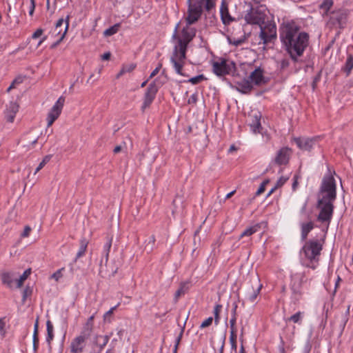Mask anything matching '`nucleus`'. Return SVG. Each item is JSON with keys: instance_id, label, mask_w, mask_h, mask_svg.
<instances>
[{"instance_id": "52", "label": "nucleus", "mask_w": 353, "mask_h": 353, "mask_svg": "<svg viewBox=\"0 0 353 353\" xmlns=\"http://www.w3.org/2000/svg\"><path fill=\"white\" fill-rule=\"evenodd\" d=\"M161 68H162V63H159L158 64V65L156 67V68L151 72L149 78L152 79V77L156 76L159 73V72Z\"/></svg>"}, {"instance_id": "56", "label": "nucleus", "mask_w": 353, "mask_h": 353, "mask_svg": "<svg viewBox=\"0 0 353 353\" xmlns=\"http://www.w3.org/2000/svg\"><path fill=\"white\" fill-rule=\"evenodd\" d=\"M119 305V303H118L117 305L111 307L105 314L104 318L105 319L108 316H110L113 314L114 311L116 310V308Z\"/></svg>"}, {"instance_id": "27", "label": "nucleus", "mask_w": 353, "mask_h": 353, "mask_svg": "<svg viewBox=\"0 0 353 353\" xmlns=\"http://www.w3.org/2000/svg\"><path fill=\"white\" fill-rule=\"evenodd\" d=\"M261 288H262V285L261 284H259L256 289L255 290H253V292H250V290H248L247 292V294H246V296H247V298L251 302V303H254L258 295L260 293V291L261 290Z\"/></svg>"}, {"instance_id": "39", "label": "nucleus", "mask_w": 353, "mask_h": 353, "mask_svg": "<svg viewBox=\"0 0 353 353\" xmlns=\"http://www.w3.org/2000/svg\"><path fill=\"white\" fill-rule=\"evenodd\" d=\"M303 313L301 312H298L296 314L291 316L290 318L287 319V321H292L295 323H299L302 317Z\"/></svg>"}, {"instance_id": "59", "label": "nucleus", "mask_w": 353, "mask_h": 353, "mask_svg": "<svg viewBox=\"0 0 353 353\" xmlns=\"http://www.w3.org/2000/svg\"><path fill=\"white\" fill-rule=\"evenodd\" d=\"M292 290H293V293L294 294V298L296 300L299 299V298L301 297V294H302L301 292L299 290H294L293 287H292Z\"/></svg>"}, {"instance_id": "41", "label": "nucleus", "mask_w": 353, "mask_h": 353, "mask_svg": "<svg viewBox=\"0 0 353 353\" xmlns=\"http://www.w3.org/2000/svg\"><path fill=\"white\" fill-rule=\"evenodd\" d=\"M204 6L207 11H210L215 6V0H205Z\"/></svg>"}, {"instance_id": "13", "label": "nucleus", "mask_w": 353, "mask_h": 353, "mask_svg": "<svg viewBox=\"0 0 353 353\" xmlns=\"http://www.w3.org/2000/svg\"><path fill=\"white\" fill-rule=\"evenodd\" d=\"M292 151L288 147L281 148L275 157L274 161L279 165H287L290 161Z\"/></svg>"}, {"instance_id": "7", "label": "nucleus", "mask_w": 353, "mask_h": 353, "mask_svg": "<svg viewBox=\"0 0 353 353\" xmlns=\"http://www.w3.org/2000/svg\"><path fill=\"white\" fill-rule=\"evenodd\" d=\"M349 11L345 8L333 10L329 14L327 25L331 28H343L345 25Z\"/></svg>"}, {"instance_id": "44", "label": "nucleus", "mask_w": 353, "mask_h": 353, "mask_svg": "<svg viewBox=\"0 0 353 353\" xmlns=\"http://www.w3.org/2000/svg\"><path fill=\"white\" fill-rule=\"evenodd\" d=\"M155 236L154 235H152L150 237V239L146 245V248H149V250L150 251H152L154 249V243H155Z\"/></svg>"}, {"instance_id": "23", "label": "nucleus", "mask_w": 353, "mask_h": 353, "mask_svg": "<svg viewBox=\"0 0 353 353\" xmlns=\"http://www.w3.org/2000/svg\"><path fill=\"white\" fill-rule=\"evenodd\" d=\"M65 30V18H61L59 19L56 24L55 27L53 31V34L58 37H61V33L64 32V30Z\"/></svg>"}, {"instance_id": "21", "label": "nucleus", "mask_w": 353, "mask_h": 353, "mask_svg": "<svg viewBox=\"0 0 353 353\" xmlns=\"http://www.w3.org/2000/svg\"><path fill=\"white\" fill-rule=\"evenodd\" d=\"M220 14L222 22L225 25H228L234 20L230 14L228 5L224 1L221 6Z\"/></svg>"}, {"instance_id": "43", "label": "nucleus", "mask_w": 353, "mask_h": 353, "mask_svg": "<svg viewBox=\"0 0 353 353\" xmlns=\"http://www.w3.org/2000/svg\"><path fill=\"white\" fill-rule=\"evenodd\" d=\"M32 294V290L29 286H26V288L23 291V296L22 301L25 302L28 296H30Z\"/></svg>"}, {"instance_id": "4", "label": "nucleus", "mask_w": 353, "mask_h": 353, "mask_svg": "<svg viewBox=\"0 0 353 353\" xmlns=\"http://www.w3.org/2000/svg\"><path fill=\"white\" fill-rule=\"evenodd\" d=\"M268 9L265 5L251 6L245 14L243 19L247 24L257 25L259 27L265 24Z\"/></svg>"}, {"instance_id": "22", "label": "nucleus", "mask_w": 353, "mask_h": 353, "mask_svg": "<svg viewBox=\"0 0 353 353\" xmlns=\"http://www.w3.org/2000/svg\"><path fill=\"white\" fill-rule=\"evenodd\" d=\"M252 117V122L250 123V128L254 133H260L261 130V114L256 113Z\"/></svg>"}, {"instance_id": "20", "label": "nucleus", "mask_w": 353, "mask_h": 353, "mask_svg": "<svg viewBox=\"0 0 353 353\" xmlns=\"http://www.w3.org/2000/svg\"><path fill=\"white\" fill-rule=\"evenodd\" d=\"M236 88L239 92L243 94H248L253 89V85L248 79H243V80L236 82Z\"/></svg>"}, {"instance_id": "11", "label": "nucleus", "mask_w": 353, "mask_h": 353, "mask_svg": "<svg viewBox=\"0 0 353 353\" xmlns=\"http://www.w3.org/2000/svg\"><path fill=\"white\" fill-rule=\"evenodd\" d=\"M158 90L159 88L157 85L155 81L152 82L147 88L144 94L143 102L141 106V110L143 111L150 107V105L152 104V101L155 99Z\"/></svg>"}, {"instance_id": "61", "label": "nucleus", "mask_w": 353, "mask_h": 353, "mask_svg": "<svg viewBox=\"0 0 353 353\" xmlns=\"http://www.w3.org/2000/svg\"><path fill=\"white\" fill-rule=\"evenodd\" d=\"M298 179H299V176L298 175H294V182L292 183V189L294 190L298 185Z\"/></svg>"}, {"instance_id": "50", "label": "nucleus", "mask_w": 353, "mask_h": 353, "mask_svg": "<svg viewBox=\"0 0 353 353\" xmlns=\"http://www.w3.org/2000/svg\"><path fill=\"white\" fill-rule=\"evenodd\" d=\"M213 319L212 317H208L207 319H205L201 325V328H204L206 327L210 326L212 323Z\"/></svg>"}, {"instance_id": "49", "label": "nucleus", "mask_w": 353, "mask_h": 353, "mask_svg": "<svg viewBox=\"0 0 353 353\" xmlns=\"http://www.w3.org/2000/svg\"><path fill=\"white\" fill-rule=\"evenodd\" d=\"M39 345V336L38 334L33 333V349L34 352L37 351Z\"/></svg>"}, {"instance_id": "1", "label": "nucleus", "mask_w": 353, "mask_h": 353, "mask_svg": "<svg viewBox=\"0 0 353 353\" xmlns=\"http://www.w3.org/2000/svg\"><path fill=\"white\" fill-rule=\"evenodd\" d=\"M280 39L291 59L296 62L308 46L310 37L307 32L300 31V27L292 21L281 27Z\"/></svg>"}, {"instance_id": "58", "label": "nucleus", "mask_w": 353, "mask_h": 353, "mask_svg": "<svg viewBox=\"0 0 353 353\" xmlns=\"http://www.w3.org/2000/svg\"><path fill=\"white\" fill-rule=\"evenodd\" d=\"M290 65L289 61L287 59H283L281 62V68L282 69H285L288 68Z\"/></svg>"}, {"instance_id": "26", "label": "nucleus", "mask_w": 353, "mask_h": 353, "mask_svg": "<svg viewBox=\"0 0 353 353\" xmlns=\"http://www.w3.org/2000/svg\"><path fill=\"white\" fill-rule=\"evenodd\" d=\"M260 225L259 224H256L254 225L250 226L246 228L240 235L239 239H242L243 237H248L258 232L260 229Z\"/></svg>"}, {"instance_id": "29", "label": "nucleus", "mask_w": 353, "mask_h": 353, "mask_svg": "<svg viewBox=\"0 0 353 353\" xmlns=\"http://www.w3.org/2000/svg\"><path fill=\"white\" fill-rule=\"evenodd\" d=\"M46 329H47V336L46 341L48 344L51 343V341L54 339V327L52 322L50 320H48L46 322Z\"/></svg>"}, {"instance_id": "38", "label": "nucleus", "mask_w": 353, "mask_h": 353, "mask_svg": "<svg viewBox=\"0 0 353 353\" xmlns=\"http://www.w3.org/2000/svg\"><path fill=\"white\" fill-rule=\"evenodd\" d=\"M230 342L231 344V347L234 350H236V332H230Z\"/></svg>"}, {"instance_id": "32", "label": "nucleus", "mask_w": 353, "mask_h": 353, "mask_svg": "<svg viewBox=\"0 0 353 353\" xmlns=\"http://www.w3.org/2000/svg\"><path fill=\"white\" fill-rule=\"evenodd\" d=\"M352 68H353V56L350 54L348 56V57L346 60L345 66L343 68V70H344V72H346L347 76H348L350 74Z\"/></svg>"}, {"instance_id": "30", "label": "nucleus", "mask_w": 353, "mask_h": 353, "mask_svg": "<svg viewBox=\"0 0 353 353\" xmlns=\"http://www.w3.org/2000/svg\"><path fill=\"white\" fill-rule=\"evenodd\" d=\"M31 274V269L28 268L24 271V272L22 274V275L20 276L19 279H16V288H20L22 287L23 282L25 280L28 279V277Z\"/></svg>"}, {"instance_id": "16", "label": "nucleus", "mask_w": 353, "mask_h": 353, "mask_svg": "<svg viewBox=\"0 0 353 353\" xmlns=\"http://www.w3.org/2000/svg\"><path fill=\"white\" fill-rule=\"evenodd\" d=\"M298 148L301 150L310 151L314 144L315 139L306 137H298L294 139Z\"/></svg>"}, {"instance_id": "40", "label": "nucleus", "mask_w": 353, "mask_h": 353, "mask_svg": "<svg viewBox=\"0 0 353 353\" xmlns=\"http://www.w3.org/2000/svg\"><path fill=\"white\" fill-rule=\"evenodd\" d=\"M205 79H206V78L203 74H199L198 76L190 78L188 80V82H190L192 84H197Z\"/></svg>"}, {"instance_id": "8", "label": "nucleus", "mask_w": 353, "mask_h": 353, "mask_svg": "<svg viewBox=\"0 0 353 353\" xmlns=\"http://www.w3.org/2000/svg\"><path fill=\"white\" fill-rule=\"evenodd\" d=\"M333 202L334 201H325L320 206L317 205V207L320 208V212L317 216L319 221L330 224L334 212Z\"/></svg>"}, {"instance_id": "60", "label": "nucleus", "mask_w": 353, "mask_h": 353, "mask_svg": "<svg viewBox=\"0 0 353 353\" xmlns=\"http://www.w3.org/2000/svg\"><path fill=\"white\" fill-rule=\"evenodd\" d=\"M237 307H238L237 303H234L233 305H232V316H236V315H237V313H236Z\"/></svg>"}, {"instance_id": "5", "label": "nucleus", "mask_w": 353, "mask_h": 353, "mask_svg": "<svg viewBox=\"0 0 353 353\" xmlns=\"http://www.w3.org/2000/svg\"><path fill=\"white\" fill-rule=\"evenodd\" d=\"M323 245L317 240H310L305 242L301 252L303 253L305 257L312 263L314 261H319Z\"/></svg>"}, {"instance_id": "51", "label": "nucleus", "mask_w": 353, "mask_h": 353, "mask_svg": "<svg viewBox=\"0 0 353 353\" xmlns=\"http://www.w3.org/2000/svg\"><path fill=\"white\" fill-rule=\"evenodd\" d=\"M30 231H31V228L29 225L25 226L23 232L21 234V236L23 238L29 236Z\"/></svg>"}, {"instance_id": "45", "label": "nucleus", "mask_w": 353, "mask_h": 353, "mask_svg": "<svg viewBox=\"0 0 353 353\" xmlns=\"http://www.w3.org/2000/svg\"><path fill=\"white\" fill-rule=\"evenodd\" d=\"M269 183V180H265L256 192V196L260 195L265 191V185Z\"/></svg>"}, {"instance_id": "2", "label": "nucleus", "mask_w": 353, "mask_h": 353, "mask_svg": "<svg viewBox=\"0 0 353 353\" xmlns=\"http://www.w3.org/2000/svg\"><path fill=\"white\" fill-rule=\"evenodd\" d=\"M196 35V29L186 25L181 31V35L177 37L178 44L175 46L171 62L177 74L183 75L182 68L185 63L187 47Z\"/></svg>"}, {"instance_id": "63", "label": "nucleus", "mask_w": 353, "mask_h": 353, "mask_svg": "<svg viewBox=\"0 0 353 353\" xmlns=\"http://www.w3.org/2000/svg\"><path fill=\"white\" fill-rule=\"evenodd\" d=\"M110 56H111L110 52H108L104 53V54L101 56V59H102L103 60H108V59H110Z\"/></svg>"}, {"instance_id": "46", "label": "nucleus", "mask_w": 353, "mask_h": 353, "mask_svg": "<svg viewBox=\"0 0 353 353\" xmlns=\"http://www.w3.org/2000/svg\"><path fill=\"white\" fill-rule=\"evenodd\" d=\"M236 316H232V318L230 321V332H236Z\"/></svg>"}, {"instance_id": "12", "label": "nucleus", "mask_w": 353, "mask_h": 353, "mask_svg": "<svg viewBox=\"0 0 353 353\" xmlns=\"http://www.w3.org/2000/svg\"><path fill=\"white\" fill-rule=\"evenodd\" d=\"M88 339L81 336L74 337L70 345V350L71 353H83L85 351Z\"/></svg>"}, {"instance_id": "62", "label": "nucleus", "mask_w": 353, "mask_h": 353, "mask_svg": "<svg viewBox=\"0 0 353 353\" xmlns=\"http://www.w3.org/2000/svg\"><path fill=\"white\" fill-rule=\"evenodd\" d=\"M181 294H183V288H179L175 293V299H178Z\"/></svg>"}, {"instance_id": "28", "label": "nucleus", "mask_w": 353, "mask_h": 353, "mask_svg": "<svg viewBox=\"0 0 353 353\" xmlns=\"http://www.w3.org/2000/svg\"><path fill=\"white\" fill-rule=\"evenodd\" d=\"M93 331V326L90 324H84L79 336L88 339Z\"/></svg>"}, {"instance_id": "35", "label": "nucleus", "mask_w": 353, "mask_h": 353, "mask_svg": "<svg viewBox=\"0 0 353 353\" xmlns=\"http://www.w3.org/2000/svg\"><path fill=\"white\" fill-rule=\"evenodd\" d=\"M333 5L332 0H324L320 5V8L323 10L326 14H327L329 10Z\"/></svg>"}, {"instance_id": "64", "label": "nucleus", "mask_w": 353, "mask_h": 353, "mask_svg": "<svg viewBox=\"0 0 353 353\" xmlns=\"http://www.w3.org/2000/svg\"><path fill=\"white\" fill-rule=\"evenodd\" d=\"M39 329V318L36 319L34 325V333L38 334Z\"/></svg>"}, {"instance_id": "47", "label": "nucleus", "mask_w": 353, "mask_h": 353, "mask_svg": "<svg viewBox=\"0 0 353 353\" xmlns=\"http://www.w3.org/2000/svg\"><path fill=\"white\" fill-rule=\"evenodd\" d=\"M288 180V177L281 176V177L278 179V181H277L276 184V185H275V186H276L277 188H281L282 185H283L285 183V182H286Z\"/></svg>"}, {"instance_id": "3", "label": "nucleus", "mask_w": 353, "mask_h": 353, "mask_svg": "<svg viewBox=\"0 0 353 353\" xmlns=\"http://www.w3.org/2000/svg\"><path fill=\"white\" fill-rule=\"evenodd\" d=\"M321 197L318 200L320 206L325 201H334L336 197V187L334 177L331 174L324 176L319 190Z\"/></svg>"}, {"instance_id": "48", "label": "nucleus", "mask_w": 353, "mask_h": 353, "mask_svg": "<svg viewBox=\"0 0 353 353\" xmlns=\"http://www.w3.org/2000/svg\"><path fill=\"white\" fill-rule=\"evenodd\" d=\"M64 270V268H61L56 271L51 276V278L54 279L55 281H58L60 278L62 277L61 271Z\"/></svg>"}, {"instance_id": "24", "label": "nucleus", "mask_w": 353, "mask_h": 353, "mask_svg": "<svg viewBox=\"0 0 353 353\" xmlns=\"http://www.w3.org/2000/svg\"><path fill=\"white\" fill-rule=\"evenodd\" d=\"M314 228V223L312 221L301 223V239L305 241L310 232Z\"/></svg>"}, {"instance_id": "17", "label": "nucleus", "mask_w": 353, "mask_h": 353, "mask_svg": "<svg viewBox=\"0 0 353 353\" xmlns=\"http://www.w3.org/2000/svg\"><path fill=\"white\" fill-rule=\"evenodd\" d=\"M19 105L16 102L11 101L7 106L5 111V117L8 122L12 123L14 120L15 115L19 111Z\"/></svg>"}, {"instance_id": "42", "label": "nucleus", "mask_w": 353, "mask_h": 353, "mask_svg": "<svg viewBox=\"0 0 353 353\" xmlns=\"http://www.w3.org/2000/svg\"><path fill=\"white\" fill-rule=\"evenodd\" d=\"M183 334V329H181L179 336L176 339L175 345H174V350H173V353H176L177 352L178 346H179V345L180 343V341L181 340Z\"/></svg>"}, {"instance_id": "55", "label": "nucleus", "mask_w": 353, "mask_h": 353, "mask_svg": "<svg viewBox=\"0 0 353 353\" xmlns=\"http://www.w3.org/2000/svg\"><path fill=\"white\" fill-rule=\"evenodd\" d=\"M43 30L41 28L37 29L32 34V39H37L39 37H41L43 34Z\"/></svg>"}, {"instance_id": "18", "label": "nucleus", "mask_w": 353, "mask_h": 353, "mask_svg": "<svg viewBox=\"0 0 353 353\" xmlns=\"http://www.w3.org/2000/svg\"><path fill=\"white\" fill-rule=\"evenodd\" d=\"M202 14V10L193 8L188 6V16L185 18L187 24L190 26L199 20Z\"/></svg>"}, {"instance_id": "53", "label": "nucleus", "mask_w": 353, "mask_h": 353, "mask_svg": "<svg viewBox=\"0 0 353 353\" xmlns=\"http://www.w3.org/2000/svg\"><path fill=\"white\" fill-rule=\"evenodd\" d=\"M101 337L103 339V342L99 344V348L102 350L108 344L109 341V336L105 335Z\"/></svg>"}, {"instance_id": "31", "label": "nucleus", "mask_w": 353, "mask_h": 353, "mask_svg": "<svg viewBox=\"0 0 353 353\" xmlns=\"http://www.w3.org/2000/svg\"><path fill=\"white\" fill-rule=\"evenodd\" d=\"M88 241L85 238L81 239L80 240V248L77 254L76 259L81 257L83 256L86 252L87 247H88Z\"/></svg>"}, {"instance_id": "19", "label": "nucleus", "mask_w": 353, "mask_h": 353, "mask_svg": "<svg viewBox=\"0 0 353 353\" xmlns=\"http://www.w3.org/2000/svg\"><path fill=\"white\" fill-rule=\"evenodd\" d=\"M15 274L13 272H2L0 274L1 282L3 285H6L8 288L12 289L14 282Z\"/></svg>"}, {"instance_id": "15", "label": "nucleus", "mask_w": 353, "mask_h": 353, "mask_svg": "<svg viewBox=\"0 0 353 353\" xmlns=\"http://www.w3.org/2000/svg\"><path fill=\"white\" fill-rule=\"evenodd\" d=\"M263 73V70L259 67L251 72L248 79L252 82V84L256 85L264 84L265 81Z\"/></svg>"}, {"instance_id": "36", "label": "nucleus", "mask_w": 353, "mask_h": 353, "mask_svg": "<svg viewBox=\"0 0 353 353\" xmlns=\"http://www.w3.org/2000/svg\"><path fill=\"white\" fill-rule=\"evenodd\" d=\"M221 308H222V305L220 304L216 305L214 308V322H215L216 325H217L219 322V319H220L219 313L221 310Z\"/></svg>"}, {"instance_id": "57", "label": "nucleus", "mask_w": 353, "mask_h": 353, "mask_svg": "<svg viewBox=\"0 0 353 353\" xmlns=\"http://www.w3.org/2000/svg\"><path fill=\"white\" fill-rule=\"evenodd\" d=\"M30 3H31V5H30V10H29V14L30 16H32L34 14V9H35L34 0H30Z\"/></svg>"}, {"instance_id": "37", "label": "nucleus", "mask_w": 353, "mask_h": 353, "mask_svg": "<svg viewBox=\"0 0 353 353\" xmlns=\"http://www.w3.org/2000/svg\"><path fill=\"white\" fill-rule=\"evenodd\" d=\"M50 159H51V155L46 156L43 159L42 161L39 164L38 167L37 168V169L34 172V174H36L40 170H41L45 166V165L50 161Z\"/></svg>"}, {"instance_id": "6", "label": "nucleus", "mask_w": 353, "mask_h": 353, "mask_svg": "<svg viewBox=\"0 0 353 353\" xmlns=\"http://www.w3.org/2000/svg\"><path fill=\"white\" fill-rule=\"evenodd\" d=\"M107 241L103 248V257L101 259L99 264V272L103 274L104 277H112L117 272L118 268L112 270L107 269V262L108 261L109 253L112 243V236H108L106 237Z\"/></svg>"}, {"instance_id": "10", "label": "nucleus", "mask_w": 353, "mask_h": 353, "mask_svg": "<svg viewBox=\"0 0 353 353\" xmlns=\"http://www.w3.org/2000/svg\"><path fill=\"white\" fill-rule=\"evenodd\" d=\"M259 37L263 44H268L276 37V27L270 23L260 26Z\"/></svg>"}, {"instance_id": "34", "label": "nucleus", "mask_w": 353, "mask_h": 353, "mask_svg": "<svg viewBox=\"0 0 353 353\" xmlns=\"http://www.w3.org/2000/svg\"><path fill=\"white\" fill-rule=\"evenodd\" d=\"M119 28H120V23H116L114 26H112L110 27L109 28L106 29L103 32V35L105 37L112 36V35L116 34L119 31Z\"/></svg>"}, {"instance_id": "14", "label": "nucleus", "mask_w": 353, "mask_h": 353, "mask_svg": "<svg viewBox=\"0 0 353 353\" xmlns=\"http://www.w3.org/2000/svg\"><path fill=\"white\" fill-rule=\"evenodd\" d=\"M231 71V65L227 63L225 60L220 62L215 61L213 63V72L217 76H224L230 74Z\"/></svg>"}, {"instance_id": "33", "label": "nucleus", "mask_w": 353, "mask_h": 353, "mask_svg": "<svg viewBox=\"0 0 353 353\" xmlns=\"http://www.w3.org/2000/svg\"><path fill=\"white\" fill-rule=\"evenodd\" d=\"M188 6L203 10L205 0H188Z\"/></svg>"}, {"instance_id": "25", "label": "nucleus", "mask_w": 353, "mask_h": 353, "mask_svg": "<svg viewBox=\"0 0 353 353\" xmlns=\"http://www.w3.org/2000/svg\"><path fill=\"white\" fill-rule=\"evenodd\" d=\"M70 19V15L68 14L65 17V30H64L63 33H61L62 34L61 37H59L57 41L51 45V46H50L51 49L55 48L65 38L66 33L68 30Z\"/></svg>"}, {"instance_id": "9", "label": "nucleus", "mask_w": 353, "mask_h": 353, "mask_svg": "<svg viewBox=\"0 0 353 353\" xmlns=\"http://www.w3.org/2000/svg\"><path fill=\"white\" fill-rule=\"evenodd\" d=\"M65 103V97L61 96L55 102L47 115V125L50 127L60 116Z\"/></svg>"}, {"instance_id": "54", "label": "nucleus", "mask_w": 353, "mask_h": 353, "mask_svg": "<svg viewBox=\"0 0 353 353\" xmlns=\"http://www.w3.org/2000/svg\"><path fill=\"white\" fill-rule=\"evenodd\" d=\"M197 101V94L196 93H194L193 94H192L190 96V97L189 98L188 101V103L189 104H191V103H196Z\"/></svg>"}]
</instances>
